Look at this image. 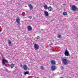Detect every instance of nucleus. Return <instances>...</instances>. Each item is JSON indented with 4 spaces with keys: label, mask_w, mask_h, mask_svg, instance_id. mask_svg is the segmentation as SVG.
Here are the masks:
<instances>
[{
    "label": "nucleus",
    "mask_w": 78,
    "mask_h": 78,
    "mask_svg": "<svg viewBox=\"0 0 78 78\" xmlns=\"http://www.w3.org/2000/svg\"><path fill=\"white\" fill-rule=\"evenodd\" d=\"M62 7V6H61Z\"/></svg>",
    "instance_id": "obj_33"
},
{
    "label": "nucleus",
    "mask_w": 78,
    "mask_h": 78,
    "mask_svg": "<svg viewBox=\"0 0 78 78\" xmlns=\"http://www.w3.org/2000/svg\"><path fill=\"white\" fill-rule=\"evenodd\" d=\"M4 64V65H5V66H6V67H8V66L7 65H6V64Z\"/></svg>",
    "instance_id": "obj_23"
},
{
    "label": "nucleus",
    "mask_w": 78,
    "mask_h": 78,
    "mask_svg": "<svg viewBox=\"0 0 78 78\" xmlns=\"http://www.w3.org/2000/svg\"><path fill=\"white\" fill-rule=\"evenodd\" d=\"M29 18L30 19H32V16H30V17Z\"/></svg>",
    "instance_id": "obj_24"
},
{
    "label": "nucleus",
    "mask_w": 78,
    "mask_h": 78,
    "mask_svg": "<svg viewBox=\"0 0 78 78\" xmlns=\"http://www.w3.org/2000/svg\"><path fill=\"white\" fill-rule=\"evenodd\" d=\"M51 45H53V43H51Z\"/></svg>",
    "instance_id": "obj_28"
},
{
    "label": "nucleus",
    "mask_w": 78,
    "mask_h": 78,
    "mask_svg": "<svg viewBox=\"0 0 78 78\" xmlns=\"http://www.w3.org/2000/svg\"><path fill=\"white\" fill-rule=\"evenodd\" d=\"M10 66L11 67V69H12V68H13V67H14V64L13 63H12L11 64Z\"/></svg>",
    "instance_id": "obj_17"
},
{
    "label": "nucleus",
    "mask_w": 78,
    "mask_h": 78,
    "mask_svg": "<svg viewBox=\"0 0 78 78\" xmlns=\"http://www.w3.org/2000/svg\"><path fill=\"white\" fill-rule=\"evenodd\" d=\"M24 75H26L27 74H30V73L28 72V71H26L24 73Z\"/></svg>",
    "instance_id": "obj_13"
},
{
    "label": "nucleus",
    "mask_w": 78,
    "mask_h": 78,
    "mask_svg": "<svg viewBox=\"0 0 78 78\" xmlns=\"http://www.w3.org/2000/svg\"><path fill=\"white\" fill-rule=\"evenodd\" d=\"M51 69L52 71H54V70L56 69V66H52L51 67Z\"/></svg>",
    "instance_id": "obj_8"
},
{
    "label": "nucleus",
    "mask_w": 78,
    "mask_h": 78,
    "mask_svg": "<svg viewBox=\"0 0 78 78\" xmlns=\"http://www.w3.org/2000/svg\"><path fill=\"white\" fill-rule=\"evenodd\" d=\"M76 6L75 5H73L71 7V9L73 11H76Z\"/></svg>",
    "instance_id": "obj_5"
},
{
    "label": "nucleus",
    "mask_w": 78,
    "mask_h": 78,
    "mask_svg": "<svg viewBox=\"0 0 78 78\" xmlns=\"http://www.w3.org/2000/svg\"><path fill=\"white\" fill-rule=\"evenodd\" d=\"M57 37H58V38H59V39H61V35H58Z\"/></svg>",
    "instance_id": "obj_20"
},
{
    "label": "nucleus",
    "mask_w": 78,
    "mask_h": 78,
    "mask_svg": "<svg viewBox=\"0 0 78 78\" xmlns=\"http://www.w3.org/2000/svg\"><path fill=\"white\" fill-rule=\"evenodd\" d=\"M76 11H78V8H77L76 7Z\"/></svg>",
    "instance_id": "obj_25"
},
{
    "label": "nucleus",
    "mask_w": 78,
    "mask_h": 78,
    "mask_svg": "<svg viewBox=\"0 0 78 78\" xmlns=\"http://www.w3.org/2000/svg\"><path fill=\"white\" fill-rule=\"evenodd\" d=\"M51 64L52 65H55V61L54 60H52L51 61Z\"/></svg>",
    "instance_id": "obj_14"
},
{
    "label": "nucleus",
    "mask_w": 78,
    "mask_h": 78,
    "mask_svg": "<svg viewBox=\"0 0 78 78\" xmlns=\"http://www.w3.org/2000/svg\"><path fill=\"white\" fill-rule=\"evenodd\" d=\"M44 8L45 9H48V6H47V5H44Z\"/></svg>",
    "instance_id": "obj_15"
},
{
    "label": "nucleus",
    "mask_w": 78,
    "mask_h": 78,
    "mask_svg": "<svg viewBox=\"0 0 78 78\" xmlns=\"http://www.w3.org/2000/svg\"><path fill=\"white\" fill-rule=\"evenodd\" d=\"M28 7L30 8V10H31V9H33V6L30 4H29Z\"/></svg>",
    "instance_id": "obj_6"
},
{
    "label": "nucleus",
    "mask_w": 78,
    "mask_h": 78,
    "mask_svg": "<svg viewBox=\"0 0 78 78\" xmlns=\"http://www.w3.org/2000/svg\"><path fill=\"white\" fill-rule=\"evenodd\" d=\"M40 69L42 70H45V67L43 66H41L40 67Z\"/></svg>",
    "instance_id": "obj_18"
},
{
    "label": "nucleus",
    "mask_w": 78,
    "mask_h": 78,
    "mask_svg": "<svg viewBox=\"0 0 78 78\" xmlns=\"http://www.w3.org/2000/svg\"><path fill=\"white\" fill-rule=\"evenodd\" d=\"M28 30L29 31H31V30H32V27H31V26H28Z\"/></svg>",
    "instance_id": "obj_9"
},
{
    "label": "nucleus",
    "mask_w": 78,
    "mask_h": 78,
    "mask_svg": "<svg viewBox=\"0 0 78 78\" xmlns=\"http://www.w3.org/2000/svg\"><path fill=\"white\" fill-rule=\"evenodd\" d=\"M23 68L24 70H27V69H28V67H27V66L26 65H24Z\"/></svg>",
    "instance_id": "obj_7"
},
{
    "label": "nucleus",
    "mask_w": 78,
    "mask_h": 78,
    "mask_svg": "<svg viewBox=\"0 0 78 78\" xmlns=\"http://www.w3.org/2000/svg\"><path fill=\"white\" fill-rule=\"evenodd\" d=\"M62 63L64 65H66V64H68L69 62H68L66 58H62Z\"/></svg>",
    "instance_id": "obj_1"
},
{
    "label": "nucleus",
    "mask_w": 78,
    "mask_h": 78,
    "mask_svg": "<svg viewBox=\"0 0 78 78\" xmlns=\"http://www.w3.org/2000/svg\"><path fill=\"white\" fill-rule=\"evenodd\" d=\"M25 12H23L22 14H25Z\"/></svg>",
    "instance_id": "obj_27"
},
{
    "label": "nucleus",
    "mask_w": 78,
    "mask_h": 78,
    "mask_svg": "<svg viewBox=\"0 0 78 78\" xmlns=\"http://www.w3.org/2000/svg\"><path fill=\"white\" fill-rule=\"evenodd\" d=\"M61 78H64V77H61Z\"/></svg>",
    "instance_id": "obj_30"
},
{
    "label": "nucleus",
    "mask_w": 78,
    "mask_h": 78,
    "mask_svg": "<svg viewBox=\"0 0 78 78\" xmlns=\"http://www.w3.org/2000/svg\"><path fill=\"white\" fill-rule=\"evenodd\" d=\"M37 39H40V37L39 36H37Z\"/></svg>",
    "instance_id": "obj_21"
},
{
    "label": "nucleus",
    "mask_w": 78,
    "mask_h": 78,
    "mask_svg": "<svg viewBox=\"0 0 78 78\" xmlns=\"http://www.w3.org/2000/svg\"><path fill=\"white\" fill-rule=\"evenodd\" d=\"M48 9L49 11H53V8L51 6H49Z\"/></svg>",
    "instance_id": "obj_11"
},
{
    "label": "nucleus",
    "mask_w": 78,
    "mask_h": 78,
    "mask_svg": "<svg viewBox=\"0 0 78 78\" xmlns=\"http://www.w3.org/2000/svg\"><path fill=\"white\" fill-rule=\"evenodd\" d=\"M63 14L64 16H66L67 14V12H63Z\"/></svg>",
    "instance_id": "obj_19"
},
{
    "label": "nucleus",
    "mask_w": 78,
    "mask_h": 78,
    "mask_svg": "<svg viewBox=\"0 0 78 78\" xmlns=\"http://www.w3.org/2000/svg\"><path fill=\"white\" fill-rule=\"evenodd\" d=\"M44 14L45 16H46V17H48V16H49L48 12L47 11H46L45 12H44Z\"/></svg>",
    "instance_id": "obj_10"
},
{
    "label": "nucleus",
    "mask_w": 78,
    "mask_h": 78,
    "mask_svg": "<svg viewBox=\"0 0 78 78\" xmlns=\"http://www.w3.org/2000/svg\"><path fill=\"white\" fill-rule=\"evenodd\" d=\"M21 67H22V64H21V66H20Z\"/></svg>",
    "instance_id": "obj_26"
},
{
    "label": "nucleus",
    "mask_w": 78,
    "mask_h": 78,
    "mask_svg": "<svg viewBox=\"0 0 78 78\" xmlns=\"http://www.w3.org/2000/svg\"><path fill=\"white\" fill-rule=\"evenodd\" d=\"M16 22L19 24L20 23V19L19 18L16 19Z\"/></svg>",
    "instance_id": "obj_12"
},
{
    "label": "nucleus",
    "mask_w": 78,
    "mask_h": 78,
    "mask_svg": "<svg viewBox=\"0 0 78 78\" xmlns=\"http://www.w3.org/2000/svg\"><path fill=\"white\" fill-rule=\"evenodd\" d=\"M65 56H70L69 55V52L67 50H66L65 51V53H64Z\"/></svg>",
    "instance_id": "obj_3"
},
{
    "label": "nucleus",
    "mask_w": 78,
    "mask_h": 78,
    "mask_svg": "<svg viewBox=\"0 0 78 78\" xmlns=\"http://www.w3.org/2000/svg\"><path fill=\"white\" fill-rule=\"evenodd\" d=\"M8 44H9V46H11L12 45H11V41L10 40H9L8 41Z\"/></svg>",
    "instance_id": "obj_16"
},
{
    "label": "nucleus",
    "mask_w": 78,
    "mask_h": 78,
    "mask_svg": "<svg viewBox=\"0 0 78 78\" xmlns=\"http://www.w3.org/2000/svg\"><path fill=\"white\" fill-rule=\"evenodd\" d=\"M38 44H34V48L35 50H37L39 48L37 46Z\"/></svg>",
    "instance_id": "obj_4"
},
{
    "label": "nucleus",
    "mask_w": 78,
    "mask_h": 78,
    "mask_svg": "<svg viewBox=\"0 0 78 78\" xmlns=\"http://www.w3.org/2000/svg\"><path fill=\"white\" fill-rule=\"evenodd\" d=\"M63 5L64 6L65 5V4H63Z\"/></svg>",
    "instance_id": "obj_32"
},
{
    "label": "nucleus",
    "mask_w": 78,
    "mask_h": 78,
    "mask_svg": "<svg viewBox=\"0 0 78 78\" xmlns=\"http://www.w3.org/2000/svg\"><path fill=\"white\" fill-rule=\"evenodd\" d=\"M5 70L6 71V72H8V70L7 69L5 68Z\"/></svg>",
    "instance_id": "obj_22"
},
{
    "label": "nucleus",
    "mask_w": 78,
    "mask_h": 78,
    "mask_svg": "<svg viewBox=\"0 0 78 78\" xmlns=\"http://www.w3.org/2000/svg\"><path fill=\"white\" fill-rule=\"evenodd\" d=\"M2 64H5V63H8V60L4 58L2 59Z\"/></svg>",
    "instance_id": "obj_2"
},
{
    "label": "nucleus",
    "mask_w": 78,
    "mask_h": 78,
    "mask_svg": "<svg viewBox=\"0 0 78 78\" xmlns=\"http://www.w3.org/2000/svg\"><path fill=\"white\" fill-rule=\"evenodd\" d=\"M1 32V30H0V33Z\"/></svg>",
    "instance_id": "obj_31"
},
{
    "label": "nucleus",
    "mask_w": 78,
    "mask_h": 78,
    "mask_svg": "<svg viewBox=\"0 0 78 78\" xmlns=\"http://www.w3.org/2000/svg\"><path fill=\"white\" fill-rule=\"evenodd\" d=\"M75 1H78V0H74Z\"/></svg>",
    "instance_id": "obj_29"
}]
</instances>
